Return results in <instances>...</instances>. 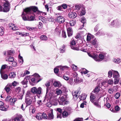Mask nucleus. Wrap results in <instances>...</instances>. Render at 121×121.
Here are the masks:
<instances>
[{
  "label": "nucleus",
  "instance_id": "nucleus-1",
  "mask_svg": "<svg viewBox=\"0 0 121 121\" xmlns=\"http://www.w3.org/2000/svg\"><path fill=\"white\" fill-rule=\"evenodd\" d=\"M38 10L37 7L35 6H31L29 7L23 9L22 13V16L24 19L26 20V17H25V14H32L33 12H35Z\"/></svg>",
  "mask_w": 121,
  "mask_h": 121
},
{
  "label": "nucleus",
  "instance_id": "nucleus-2",
  "mask_svg": "<svg viewBox=\"0 0 121 121\" xmlns=\"http://www.w3.org/2000/svg\"><path fill=\"white\" fill-rule=\"evenodd\" d=\"M89 56L92 58L96 62H100L104 59L106 57L105 54H100L99 56L97 54H94L93 53H88Z\"/></svg>",
  "mask_w": 121,
  "mask_h": 121
},
{
  "label": "nucleus",
  "instance_id": "nucleus-3",
  "mask_svg": "<svg viewBox=\"0 0 121 121\" xmlns=\"http://www.w3.org/2000/svg\"><path fill=\"white\" fill-rule=\"evenodd\" d=\"M80 91V89H78L77 91H74L72 93V94L73 96V98L75 100H76L79 96L80 100H84L86 99L87 95L85 94H83L79 96Z\"/></svg>",
  "mask_w": 121,
  "mask_h": 121
},
{
  "label": "nucleus",
  "instance_id": "nucleus-4",
  "mask_svg": "<svg viewBox=\"0 0 121 121\" xmlns=\"http://www.w3.org/2000/svg\"><path fill=\"white\" fill-rule=\"evenodd\" d=\"M29 76V79L30 85L33 86L36 84L38 82V74L36 73L33 74L30 77Z\"/></svg>",
  "mask_w": 121,
  "mask_h": 121
},
{
  "label": "nucleus",
  "instance_id": "nucleus-5",
  "mask_svg": "<svg viewBox=\"0 0 121 121\" xmlns=\"http://www.w3.org/2000/svg\"><path fill=\"white\" fill-rule=\"evenodd\" d=\"M68 98L67 95L66 94H65L61 97H60L58 100L59 104L62 105H65L68 104L69 101L67 100Z\"/></svg>",
  "mask_w": 121,
  "mask_h": 121
},
{
  "label": "nucleus",
  "instance_id": "nucleus-6",
  "mask_svg": "<svg viewBox=\"0 0 121 121\" xmlns=\"http://www.w3.org/2000/svg\"><path fill=\"white\" fill-rule=\"evenodd\" d=\"M75 9L79 11V13L81 15H84L86 13L85 9L84 7L82 5L79 4L76 5L75 7Z\"/></svg>",
  "mask_w": 121,
  "mask_h": 121
},
{
  "label": "nucleus",
  "instance_id": "nucleus-7",
  "mask_svg": "<svg viewBox=\"0 0 121 121\" xmlns=\"http://www.w3.org/2000/svg\"><path fill=\"white\" fill-rule=\"evenodd\" d=\"M3 12H9L10 9V4L7 1H6L3 4Z\"/></svg>",
  "mask_w": 121,
  "mask_h": 121
},
{
  "label": "nucleus",
  "instance_id": "nucleus-8",
  "mask_svg": "<svg viewBox=\"0 0 121 121\" xmlns=\"http://www.w3.org/2000/svg\"><path fill=\"white\" fill-rule=\"evenodd\" d=\"M121 25L119 20L118 19L114 20L111 22L110 25L111 26H119Z\"/></svg>",
  "mask_w": 121,
  "mask_h": 121
},
{
  "label": "nucleus",
  "instance_id": "nucleus-9",
  "mask_svg": "<svg viewBox=\"0 0 121 121\" xmlns=\"http://www.w3.org/2000/svg\"><path fill=\"white\" fill-rule=\"evenodd\" d=\"M29 76H27L24 78V80L22 81L21 84L23 85L24 87L26 88L27 87V84L28 82V80L29 79Z\"/></svg>",
  "mask_w": 121,
  "mask_h": 121
},
{
  "label": "nucleus",
  "instance_id": "nucleus-10",
  "mask_svg": "<svg viewBox=\"0 0 121 121\" xmlns=\"http://www.w3.org/2000/svg\"><path fill=\"white\" fill-rule=\"evenodd\" d=\"M25 14V17H26V20H25L24 19V18L22 16V18L23 20L25 21L28 20L29 21H31L34 20V17L33 16H31L29 17V15L30 14Z\"/></svg>",
  "mask_w": 121,
  "mask_h": 121
},
{
  "label": "nucleus",
  "instance_id": "nucleus-11",
  "mask_svg": "<svg viewBox=\"0 0 121 121\" xmlns=\"http://www.w3.org/2000/svg\"><path fill=\"white\" fill-rule=\"evenodd\" d=\"M38 120H41L42 118L44 119H47V115L45 113H38Z\"/></svg>",
  "mask_w": 121,
  "mask_h": 121
},
{
  "label": "nucleus",
  "instance_id": "nucleus-12",
  "mask_svg": "<svg viewBox=\"0 0 121 121\" xmlns=\"http://www.w3.org/2000/svg\"><path fill=\"white\" fill-rule=\"evenodd\" d=\"M54 116L53 114V110L52 109H49V112L48 114L47 119L48 120H52L54 118Z\"/></svg>",
  "mask_w": 121,
  "mask_h": 121
},
{
  "label": "nucleus",
  "instance_id": "nucleus-13",
  "mask_svg": "<svg viewBox=\"0 0 121 121\" xmlns=\"http://www.w3.org/2000/svg\"><path fill=\"white\" fill-rule=\"evenodd\" d=\"M9 28L14 30H16L18 29V28L15 26L14 24L12 23H10L9 24Z\"/></svg>",
  "mask_w": 121,
  "mask_h": 121
},
{
  "label": "nucleus",
  "instance_id": "nucleus-14",
  "mask_svg": "<svg viewBox=\"0 0 121 121\" xmlns=\"http://www.w3.org/2000/svg\"><path fill=\"white\" fill-rule=\"evenodd\" d=\"M57 21L60 23H63L65 21L64 17L61 16H59L57 17Z\"/></svg>",
  "mask_w": 121,
  "mask_h": 121
},
{
  "label": "nucleus",
  "instance_id": "nucleus-15",
  "mask_svg": "<svg viewBox=\"0 0 121 121\" xmlns=\"http://www.w3.org/2000/svg\"><path fill=\"white\" fill-rule=\"evenodd\" d=\"M77 14L75 12H70L68 14V17L71 18H74L77 16Z\"/></svg>",
  "mask_w": 121,
  "mask_h": 121
},
{
  "label": "nucleus",
  "instance_id": "nucleus-16",
  "mask_svg": "<svg viewBox=\"0 0 121 121\" xmlns=\"http://www.w3.org/2000/svg\"><path fill=\"white\" fill-rule=\"evenodd\" d=\"M70 43L71 48L73 49L76 50V48L75 46L76 42L73 40H72L70 42Z\"/></svg>",
  "mask_w": 121,
  "mask_h": 121
},
{
  "label": "nucleus",
  "instance_id": "nucleus-17",
  "mask_svg": "<svg viewBox=\"0 0 121 121\" xmlns=\"http://www.w3.org/2000/svg\"><path fill=\"white\" fill-rule=\"evenodd\" d=\"M11 83H8L4 88L7 93H9L11 90V88L12 87Z\"/></svg>",
  "mask_w": 121,
  "mask_h": 121
},
{
  "label": "nucleus",
  "instance_id": "nucleus-18",
  "mask_svg": "<svg viewBox=\"0 0 121 121\" xmlns=\"http://www.w3.org/2000/svg\"><path fill=\"white\" fill-rule=\"evenodd\" d=\"M75 77L76 78L74 80V81L75 83H79L82 81V80L78 77L77 74L75 75Z\"/></svg>",
  "mask_w": 121,
  "mask_h": 121
},
{
  "label": "nucleus",
  "instance_id": "nucleus-19",
  "mask_svg": "<svg viewBox=\"0 0 121 121\" xmlns=\"http://www.w3.org/2000/svg\"><path fill=\"white\" fill-rule=\"evenodd\" d=\"M113 78H119L120 76L118 72L117 71H113Z\"/></svg>",
  "mask_w": 121,
  "mask_h": 121
},
{
  "label": "nucleus",
  "instance_id": "nucleus-20",
  "mask_svg": "<svg viewBox=\"0 0 121 121\" xmlns=\"http://www.w3.org/2000/svg\"><path fill=\"white\" fill-rule=\"evenodd\" d=\"M25 103L27 106L29 105L32 102V100L29 98L26 97Z\"/></svg>",
  "mask_w": 121,
  "mask_h": 121
},
{
  "label": "nucleus",
  "instance_id": "nucleus-21",
  "mask_svg": "<svg viewBox=\"0 0 121 121\" xmlns=\"http://www.w3.org/2000/svg\"><path fill=\"white\" fill-rule=\"evenodd\" d=\"M33 93L31 91H28L27 92L26 94V97L28 98V97L31 98L33 95Z\"/></svg>",
  "mask_w": 121,
  "mask_h": 121
},
{
  "label": "nucleus",
  "instance_id": "nucleus-22",
  "mask_svg": "<svg viewBox=\"0 0 121 121\" xmlns=\"http://www.w3.org/2000/svg\"><path fill=\"white\" fill-rule=\"evenodd\" d=\"M31 91L33 94H37L38 89L36 87H34L31 88Z\"/></svg>",
  "mask_w": 121,
  "mask_h": 121
},
{
  "label": "nucleus",
  "instance_id": "nucleus-23",
  "mask_svg": "<svg viewBox=\"0 0 121 121\" xmlns=\"http://www.w3.org/2000/svg\"><path fill=\"white\" fill-rule=\"evenodd\" d=\"M68 35L69 37L71 36L73 34V31L71 28H67Z\"/></svg>",
  "mask_w": 121,
  "mask_h": 121
},
{
  "label": "nucleus",
  "instance_id": "nucleus-24",
  "mask_svg": "<svg viewBox=\"0 0 121 121\" xmlns=\"http://www.w3.org/2000/svg\"><path fill=\"white\" fill-rule=\"evenodd\" d=\"M60 29L57 27L55 30V34L57 35H59L60 34Z\"/></svg>",
  "mask_w": 121,
  "mask_h": 121
},
{
  "label": "nucleus",
  "instance_id": "nucleus-25",
  "mask_svg": "<svg viewBox=\"0 0 121 121\" xmlns=\"http://www.w3.org/2000/svg\"><path fill=\"white\" fill-rule=\"evenodd\" d=\"M1 78L4 80L7 79L8 78V75L6 74H4V72L0 73Z\"/></svg>",
  "mask_w": 121,
  "mask_h": 121
},
{
  "label": "nucleus",
  "instance_id": "nucleus-26",
  "mask_svg": "<svg viewBox=\"0 0 121 121\" xmlns=\"http://www.w3.org/2000/svg\"><path fill=\"white\" fill-rule=\"evenodd\" d=\"M8 107V106L4 104V105H3V106H2L0 107V109L2 111H6L7 110Z\"/></svg>",
  "mask_w": 121,
  "mask_h": 121
},
{
  "label": "nucleus",
  "instance_id": "nucleus-27",
  "mask_svg": "<svg viewBox=\"0 0 121 121\" xmlns=\"http://www.w3.org/2000/svg\"><path fill=\"white\" fill-rule=\"evenodd\" d=\"M16 99L14 98H12L10 100L9 102L12 105H13L14 104L15 102L16 101Z\"/></svg>",
  "mask_w": 121,
  "mask_h": 121
},
{
  "label": "nucleus",
  "instance_id": "nucleus-28",
  "mask_svg": "<svg viewBox=\"0 0 121 121\" xmlns=\"http://www.w3.org/2000/svg\"><path fill=\"white\" fill-rule=\"evenodd\" d=\"M80 21L83 23L82 26H81V27L80 28H82L84 27V24L86 22V19L84 17H83L80 19Z\"/></svg>",
  "mask_w": 121,
  "mask_h": 121
},
{
  "label": "nucleus",
  "instance_id": "nucleus-29",
  "mask_svg": "<svg viewBox=\"0 0 121 121\" xmlns=\"http://www.w3.org/2000/svg\"><path fill=\"white\" fill-rule=\"evenodd\" d=\"M53 85L55 87H57L60 86L61 84L60 82L55 81L54 82Z\"/></svg>",
  "mask_w": 121,
  "mask_h": 121
},
{
  "label": "nucleus",
  "instance_id": "nucleus-30",
  "mask_svg": "<svg viewBox=\"0 0 121 121\" xmlns=\"http://www.w3.org/2000/svg\"><path fill=\"white\" fill-rule=\"evenodd\" d=\"M16 76L15 73L14 72H11L9 75V78H13L15 77Z\"/></svg>",
  "mask_w": 121,
  "mask_h": 121
},
{
  "label": "nucleus",
  "instance_id": "nucleus-31",
  "mask_svg": "<svg viewBox=\"0 0 121 121\" xmlns=\"http://www.w3.org/2000/svg\"><path fill=\"white\" fill-rule=\"evenodd\" d=\"M7 67H8V66L6 65H3L1 67L0 70V73H2L4 72L3 70L5 69L6 68H7Z\"/></svg>",
  "mask_w": 121,
  "mask_h": 121
},
{
  "label": "nucleus",
  "instance_id": "nucleus-32",
  "mask_svg": "<svg viewBox=\"0 0 121 121\" xmlns=\"http://www.w3.org/2000/svg\"><path fill=\"white\" fill-rule=\"evenodd\" d=\"M113 60L114 62L117 64H119L121 62V59L119 58H114L113 59Z\"/></svg>",
  "mask_w": 121,
  "mask_h": 121
},
{
  "label": "nucleus",
  "instance_id": "nucleus-33",
  "mask_svg": "<svg viewBox=\"0 0 121 121\" xmlns=\"http://www.w3.org/2000/svg\"><path fill=\"white\" fill-rule=\"evenodd\" d=\"M76 22L74 20H72L70 21L69 23H67L66 25H69V24L71 26H74Z\"/></svg>",
  "mask_w": 121,
  "mask_h": 121
},
{
  "label": "nucleus",
  "instance_id": "nucleus-34",
  "mask_svg": "<svg viewBox=\"0 0 121 121\" xmlns=\"http://www.w3.org/2000/svg\"><path fill=\"white\" fill-rule=\"evenodd\" d=\"M19 58L18 61L19 63L22 64L23 62V57L22 56H21L20 54H19L18 56Z\"/></svg>",
  "mask_w": 121,
  "mask_h": 121
},
{
  "label": "nucleus",
  "instance_id": "nucleus-35",
  "mask_svg": "<svg viewBox=\"0 0 121 121\" xmlns=\"http://www.w3.org/2000/svg\"><path fill=\"white\" fill-rule=\"evenodd\" d=\"M83 31H81L80 33L79 34L81 36L83 37L85 35H86V34L87 33L86 32L85 29H83Z\"/></svg>",
  "mask_w": 121,
  "mask_h": 121
},
{
  "label": "nucleus",
  "instance_id": "nucleus-36",
  "mask_svg": "<svg viewBox=\"0 0 121 121\" xmlns=\"http://www.w3.org/2000/svg\"><path fill=\"white\" fill-rule=\"evenodd\" d=\"M4 29L2 26L0 27V35L2 36L3 35L4 33Z\"/></svg>",
  "mask_w": 121,
  "mask_h": 121
},
{
  "label": "nucleus",
  "instance_id": "nucleus-37",
  "mask_svg": "<svg viewBox=\"0 0 121 121\" xmlns=\"http://www.w3.org/2000/svg\"><path fill=\"white\" fill-rule=\"evenodd\" d=\"M97 39L95 38L92 40L91 41V43L92 44L94 45H96L97 44Z\"/></svg>",
  "mask_w": 121,
  "mask_h": 121
},
{
  "label": "nucleus",
  "instance_id": "nucleus-38",
  "mask_svg": "<svg viewBox=\"0 0 121 121\" xmlns=\"http://www.w3.org/2000/svg\"><path fill=\"white\" fill-rule=\"evenodd\" d=\"M41 40L43 41H46L48 39V38L44 35H42L40 37Z\"/></svg>",
  "mask_w": 121,
  "mask_h": 121
},
{
  "label": "nucleus",
  "instance_id": "nucleus-39",
  "mask_svg": "<svg viewBox=\"0 0 121 121\" xmlns=\"http://www.w3.org/2000/svg\"><path fill=\"white\" fill-rule=\"evenodd\" d=\"M58 102V101L57 99L54 98L52 102V103L54 105H57Z\"/></svg>",
  "mask_w": 121,
  "mask_h": 121
},
{
  "label": "nucleus",
  "instance_id": "nucleus-40",
  "mask_svg": "<svg viewBox=\"0 0 121 121\" xmlns=\"http://www.w3.org/2000/svg\"><path fill=\"white\" fill-rule=\"evenodd\" d=\"M6 60L7 61H9L10 62H12L14 60V59L13 57L9 56L8 58H6Z\"/></svg>",
  "mask_w": 121,
  "mask_h": 121
},
{
  "label": "nucleus",
  "instance_id": "nucleus-41",
  "mask_svg": "<svg viewBox=\"0 0 121 121\" xmlns=\"http://www.w3.org/2000/svg\"><path fill=\"white\" fill-rule=\"evenodd\" d=\"M94 105L99 108H101V106L100 104H99L97 102H95L94 103Z\"/></svg>",
  "mask_w": 121,
  "mask_h": 121
},
{
  "label": "nucleus",
  "instance_id": "nucleus-42",
  "mask_svg": "<svg viewBox=\"0 0 121 121\" xmlns=\"http://www.w3.org/2000/svg\"><path fill=\"white\" fill-rule=\"evenodd\" d=\"M90 100L92 102H94V100L95 98V96L94 94H91L90 96Z\"/></svg>",
  "mask_w": 121,
  "mask_h": 121
},
{
  "label": "nucleus",
  "instance_id": "nucleus-43",
  "mask_svg": "<svg viewBox=\"0 0 121 121\" xmlns=\"http://www.w3.org/2000/svg\"><path fill=\"white\" fill-rule=\"evenodd\" d=\"M12 97L10 95L7 96L5 99V101L6 102H9L11 99Z\"/></svg>",
  "mask_w": 121,
  "mask_h": 121
},
{
  "label": "nucleus",
  "instance_id": "nucleus-44",
  "mask_svg": "<svg viewBox=\"0 0 121 121\" xmlns=\"http://www.w3.org/2000/svg\"><path fill=\"white\" fill-rule=\"evenodd\" d=\"M19 84V83L18 82H17L15 81H14L11 84L12 85V86H17Z\"/></svg>",
  "mask_w": 121,
  "mask_h": 121
},
{
  "label": "nucleus",
  "instance_id": "nucleus-45",
  "mask_svg": "<svg viewBox=\"0 0 121 121\" xmlns=\"http://www.w3.org/2000/svg\"><path fill=\"white\" fill-rule=\"evenodd\" d=\"M14 50H10L7 51L8 55H11L12 54L14 53Z\"/></svg>",
  "mask_w": 121,
  "mask_h": 121
},
{
  "label": "nucleus",
  "instance_id": "nucleus-46",
  "mask_svg": "<svg viewBox=\"0 0 121 121\" xmlns=\"http://www.w3.org/2000/svg\"><path fill=\"white\" fill-rule=\"evenodd\" d=\"M39 20L43 22H45V17L42 16H39Z\"/></svg>",
  "mask_w": 121,
  "mask_h": 121
},
{
  "label": "nucleus",
  "instance_id": "nucleus-47",
  "mask_svg": "<svg viewBox=\"0 0 121 121\" xmlns=\"http://www.w3.org/2000/svg\"><path fill=\"white\" fill-rule=\"evenodd\" d=\"M19 34L21 35L22 36H27L29 35V33H20L19 32Z\"/></svg>",
  "mask_w": 121,
  "mask_h": 121
},
{
  "label": "nucleus",
  "instance_id": "nucleus-48",
  "mask_svg": "<svg viewBox=\"0 0 121 121\" xmlns=\"http://www.w3.org/2000/svg\"><path fill=\"white\" fill-rule=\"evenodd\" d=\"M113 71L112 70L109 71L108 72V77L109 78L111 77L112 75V74Z\"/></svg>",
  "mask_w": 121,
  "mask_h": 121
},
{
  "label": "nucleus",
  "instance_id": "nucleus-49",
  "mask_svg": "<svg viewBox=\"0 0 121 121\" xmlns=\"http://www.w3.org/2000/svg\"><path fill=\"white\" fill-rule=\"evenodd\" d=\"M120 94L119 92L117 93L114 96L115 98L116 99H118L120 97Z\"/></svg>",
  "mask_w": 121,
  "mask_h": 121
},
{
  "label": "nucleus",
  "instance_id": "nucleus-50",
  "mask_svg": "<svg viewBox=\"0 0 121 121\" xmlns=\"http://www.w3.org/2000/svg\"><path fill=\"white\" fill-rule=\"evenodd\" d=\"M100 90V87L99 86H97L94 89V92L95 93L98 92Z\"/></svg>",
  "mask_w": 121,
  "mask_h": 121
},
{
  "label": "nucleus",
  "instance_id": "nucleus-51",
  "mask_svg": "<svg viewBox=\"0 0 121 121\" xmlns=\"http://www.w3.org/2000/svg\"><path fill=\"white\" fill-rule=\"evenodd\" d=\"M68 112L66 111H64L62 115L63 117L65 118L67 117L68 115Z\"/></svg>",
  "mask_w": 121,
  "mask_h": 121
},
{
  "label": "nucleus",
  "instance_id": "nucleus-52",
  "mask_svg": "<svg viewBox=\"0 0 121 121\" xmlns=\"http://www.w3.org/2000/svg\"><path fill=\"white\" fill-rule=\"evenodd\" d=\"M56 93L57 95H59L61 94L62 93V92L60 89H57L56 90Z\"/></svg>",
  "mask_w": 121,
  "mask_h": 121
},
{
  "label": "nucleus",
  "instance_id": "nucleus-53",
  "mask_svg": "<svg viewBox=\"0 0 121 121\" xmlns=\"http://www.w3.org/2000/svg\"><path fill=\"white\" fill-rule=\"evenodd\" d=\"M114 90L112 88H110L108 89V91L110 94H112L113 93Z\"/></svg>",
  "mask_w": 121,
  "mask_h": 121
},
{
  "label": "nucleus",
  "instance_id": "nucleus-54",
  "mask_svg": "<svg viewBox=\"0 0 121 121\" xmlns=\"http://www.w3.org/2000/svg\"><path fill=\"white\" fill-rule=\"evenodd\" d=\"M91 35L88 34L86 38L87 41H89L91 40Z\"/></svg>",
  "mask_w": 121,
  "mask_h": 121
},
{
  "label": "nucleus",
  "instance_id": "nucleus-55",
  "mask_svg": "<svg viewBox=\"0 0 121 121\" xmlns=\"http://www.w3.org/2000/svg\"><path fill=\"white\" fill-rule=\"evenodd\" d=\"M25 92V90H23L22 91V93L20 95V96H20L19 97H18L19 99H22V97L23 95L24 94V93Z\"/></svg>",
  "mask_w": 121,
  "mask_h": 121
},
{
  "label": "nucleus",
  "instance_id": "nucleus-56",
  "mask_svg": "<svg viewBox=\"0 0 121 121\" xmlns=\"http://www.w3.org/2000/svg\"><path fill=\"white\" fill-rule=\"evenodd\" d=\"M114 78V83L115 84H117L119 82V78Z\"/></svg>",
  "mask_w": 121,
  "mask_h": 121
},
{
  "label": "nucleus",
  "instance_id": "nucleus-57",
  "mask_svg": "<svg viewBox=\"0 0 121 121\" xmlns=\"http://www.w3.org/2000/svg\"><path fill=\"white\" fill-rule=\"evenodd\" d=\"M57 67L60 69L61 71H62L64 70L65 68V66H57Z\"/></svg>",
  "mask_w": 121,
  "mask_h": 121
},
{
  "label": "nucleus",
  "instance_id": "nucleus-58",
  "mask_svg": "<svg viewBox=\"0 0 121 121\" xmlns=\"http://www.w3.org/2000/svg\"><path fill=\"white\" fill-rule=\"evenodd\" d=\"M43 24L41 23V22H39V24L38 25V28L40 29H41L43 27Z\"/></svg>",
  "mask_w": 121,
  "mask_h": 121
},
{
  "label": "nucleus",
  "instance_id": "nucleus-59",
  "mask_svg": "<svg viewBox=\"0 0 121 121\" xmlns=\"http://www.w3.org/2000/svg\"><path fill=\"white\" fill-rule=\"evenodd\" d=\"M62 36L64 38H65L66 37L65 32L64 30H63L62 31Z\"/></svg>",
  "mask_w": 121,
  "mask_h": 121
},
{
  "label": "nucleus",
  "instance_id": "nucleus-60",
  "mask_svg": "<svg viewBox=\"0 0 121 121\" xmlns=\"http://www.w3.org/2000/svg\"><path fill=\"white\" fill-rule=\"evenodd\" d=\"M12 65L13 67H16L17 65V63L15 60H13L12 62Z\"/></svg>",
  "mask_w": 121,
  "mask_h": 121
},
{
  "label": "nucleus",
  "instance_id": "nucleus-61",
  "mask_svg": "<svg viewBox=\"0 0 121 121\" xmlns=\"http://www.w3.org/2000/svg\"><path fill=\"white\" fill-rule=\"evenodd\" d=\"M21 89V88L20 87H18L16 88L15 90L17 92V93H19L20 92Z\"/></svg>",
  "mask_w": 121,
  "mask_h": 121
},
{
  "label": "nucleus",
  "instance_id": "nucleus-62",
  "mask_svg": "<svg viewBox=\"0 0 121 121\" xmlns=\"http://www.w3.org/2000/svg\"><path fill=\"white\" fill-rule=\"evenodd\" d=\"M59 69L57 66L56 68H55L54 69V71L55 73H58L59 70Z\"/></svg>",
  "mask_w": 121,
  "mask_h": 121
},
{
  "label": "nucleus",
  "instance_id": "nucleus-63",
  "mask_svg": "<svg viewBox=\"0 0 121 121\" xmlns=\"http://www.w3.org/2000/svg\"><path fill=\"white\" fill-rule=\"evenodd\" d=\"M71 67L74 70H76L77 69V66L74 65H72Z\"/></svg>",
  "mask_w": 121,
  "mask_h": 121
},
{
  "label": "nucleus",
  "instance_id": "nucleus-64",
  "mask_svg": "<svg viewBox=\"0 0 121 121\" xmlns=\"http://www.w3.org/2000/svg\"><path fill=\"white\" fill-rule=\"evenodd\" d=\"M86 102H84L82 103L80 105V107L81 108H83L84 107V105H86Z\"/></svg>",
  "mask_w": 121,
  "mask_h": 121
}]
</instances>
